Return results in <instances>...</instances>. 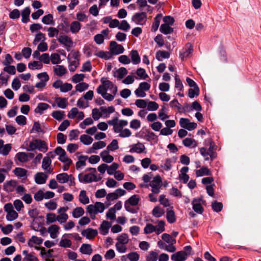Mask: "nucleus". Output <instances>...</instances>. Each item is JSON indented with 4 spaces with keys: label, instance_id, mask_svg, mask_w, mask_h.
Here are the masks:
<instances>
[{
    "label": "nucleus",
    "instance_id": "f257e3e1",
    "mask_svg": "<svg viewBox=\"0 0 261 261\" xmlns=\"http://www.w3.org/2000/svg\"><path fill=\"white\" fill-rule=\"evenodd\" d=\"M165 222L163 220L159 221L156 226L151 223H147L144 228V233L147 234L154 232L159 235L165 231Z\"/></svg>",
    "mask_w": 261,
    "mask_h": 261
},
{
    "label": "nucleus",
    "instance_id": "f03ea898",
    "mask_svg": "<svg viewBox=\"0 0 261 261\" xmlns=\"http://www.w3.org/2000/svg\"><path fill=\"white\" fill-rule=\"evenodd\" d=\"M140 201L139 196L138 195H134L129 197L124 203V207L128 212L136 214L138 212L139 208H134L133 206L138 205Z\"/></svg>",
    "mask_w": 261,
    "mask_h": 261
},
{
    "label": "nucleus",
    "instance_id": "7ed1b4c3",
    "mask_svg": "<svg viewBox=\"0 0 261 261\" xmlns=\"http://www.w3.org/2000/svg\"><path fill=\"white\" fill-rule=\"evenodd\" d=\"M36 149L45 152L48 150V147L44 141L40 139H34L29 143V146L26 148V150L27 151H33Z\"/></svg>",
    "mask_w": 261,
    "mask_h": 261
},
{
    "label": "nucleus",
    "instance_id": "20e7f679",
    "mask_svg": "<svg viewBox=\"0 0 261 261\" xmlns=\"http://www.w3.org/2000/svg\"><path fill=\"white\" fill-rule=\"evenodd\" d=\"M162 180L159 175L153 177L149 184V186L151 187V192L154 194H158L160 192V189L162 187Z\"/></svg>",
    "mask_w": 261,
    "mask_h": 261
},
{
    "label": "nucleus",
    "instance_id": "39448f33",
    "mask_svg": "<svg viewBox=\"0 0 261 261\" xmlns=\"http://www.w3.org/2000/svg\"><path fill=\"white\" fill-rule=\"evenodd\" d=\"M147 19V14L145 12L135 13L132 17V21L137 25H143L146 24Z\"/></svg>",
    "mask_w": 261,
    "mask_h": 261
},
{
    "label": "nucleus",
    "instance_id": "423d86ee",
    "mask_svg": "<svg viewBox=\"0 0 261 261\" xmlns=\"http://www.w3.org/2000/svg\"><path fill=\"white\" fill-rule=\"evenodd\" d=\"M101 83L105 85L107 91L109 90L112 94L116 95L117 92V87L112 82L108 80L106 77H102L100 80Z\"/></svg>",
    "mask_w": 261,
    "mask_h": 261
},
{
    "label": "nucleus",
    "instance_id": "0eeeda50",
    "mask_svg": "<svg viewBox=\"0 0 261 261\" xmlns=\"http://www.w3.org/2000/svg\"><path fill=\"white\" fill-rule=\"evenodd\" d=\"M58 41L64 45L68 51L69 50V48H70L73 46V42L72 40L69 36L67 35H60L57 39Z\"/></svg>",
    "mask_w": 261,
    "mask_h": 261
},
{
    "label": "nucleus",
    "instance_id": "6e6552de",
    "mask_svg": "<svg viewBox=\"0 0 261 261\" xmlns=\"http://www.w3.org/2000/svg\"><path fill=\"white\" fill-rule=\"evenodd\" d=\"M193 51V46L190 43H187L185 47L180 51L179 58L182 61H184L189 58Z\"/></svg>",
    "mask_w": 261,
    "mask_h": 261
},
{
    "label": "nucleus",
    "instance_id": "1a4fd4ad",
    "mask_svg": "<svg viewBox=\"0 0 261 261\" xmlns=\"http://www.w3.org/2000/svg\"><path fill=\"white\" fill-rule=\"evenodd\" d=\"M95 174L92 173L84 174L80 173L78 175L79 180L82 183H91L94 181Z\"/></svg>",
    "mask_w": 261,
    "mask_h": 261
},
{
    "label": "nucleus",
    "instance_id": "9d476101",
    "mask_svg": "<svg viewBox=\"0 0 261 261\" xmlns=\"http://www.w3.org/2000/svg\"><path fill=\"white\" fill-rule=\"evenodd\" d=\"M17 184V181L15 180H10L6 181L3 185V189L7 193L13 192L15 189Z\"/></svg>",
    "mask_w": 261,
    "mask_h": 261
},
{
    "label": "nucleus",
    "instance_id": "9b49d317",
    "mask_svg": "<svg viewBox=\"0 0 261 261\" xmlns=\"http://www.w3.org/2000/svg\"><path fill=\"white\" fill-rule=\"evenodd\" d=\"M110 47L111 52L115 55L122 54L124 50L123 46L118 44L115 41L110 42Z\"/></svg>",
    "mask_w": 261,
    "mask_h": 261
},
{
    "label": "nucleus",
    "instance_id": "f8f14e48",
    "mask_svg": "<svg viewBox=\"0 0 261 261\" xmlns=\"http://www.w3.org/2000/svg\"><path fill=\"white\" fill-rule=\"evenodd\" d=\"M28 214L31 218L34 219L32 223V229L36 231H38L39 226L35 221V219L37 218L39 214L38 210L37 208H33L29 210L28 212Z\"/></svg>",
    "mask_w": 261,
    "mask_h": 261
},
{
    "label": "nucleus",
    "instance_id": "ddd939ff",
    "mask_svg": "<svg viewBox=\"0 0 261 261\" xmlns=\"http://www.w3.org/2000/svg\"><path fill=\"white\" fill-rule=\"evenodd\" d=\"M201 199L200 198H194L192 202L193 210L199 214H201L203 212V208L201 205Z\"/></svg>",
    "mask_w": 261,
    "mask_h": 261
},
{
    "label": "nucleus",
    "instance_id": "4468645a",
    "mask_svg": "<svg viewBox=\"0 0 261 261\" xmlns=\"http://www.w3.org/2000/svg\"><path fill=\"white\" fill-rule=\"evenodd\" d=\"M188 254L184 251H180L173 254L171 259L173 261H185L187 259Z\"/></svg>",
    "mask_w": 261,
    "mask_h": 261
},
{
    "label": "nucleus",
    "instance_id": "2eb2a0df",
    "mask_svg": "<svg viewBox=\"0 0 261 261\" xmlns=\"http://www.w3.org/2000/svg\"><path fill=\"white\" fill-rule=\"evenodd\" d=\"M79 53L78 51H75L73 54L74 60L70 62L69 65V70L71 72H74L79 65Z\"/></svg>",
    "mask_w": 261,
    "mask_h": 261
},
{
    "label": "nucleus",
    "instance_id": "dca6fc26",
    "mask_svg": "<svg viewBox=\"0 0 261 261\" xmlns=\"http://www.w3.org/2000/svg\"><path fill=\"white\" fill-rule=\"evenodd\" d=\"M34 178L37 184L42 185L46 182L48 175L43 172H37L35 175Z\"/></svg>",
    "mask_w": 261,
    "mask_h": 261
},
{
    "label": "nucleus",
    "instance_id": "f3484780",
    "mask_svg": "<svg viewBox=\"0 0 261 261\" xmlns=\"http://www.w3.org/2000/svg\"><path fill=\"white\" fill-rule=\"evenodd\" d=\"M97 234L98 231L96 229L90 228L84 229L82 232V236L88 239H93Z\"/></svg>",
    "mask_w": 261,
    "mask_h": 261
},
{
    "label": "nucleus",
    "instance_id": "a211bd4d",
    "mask_svg": "<svg viewBox=\"0 0 261 261\" xmlns=\"http://www.w3.org/2000/svg\"><path fill=\"white\" fill-rule=\"evenodd\" d=\"M99 110L101 111V117L108 118L109 117L110 114L115 112V108L113 106L108 107L102 106L100 107Z\"/></svg>",
    "mask_w": 261,
    "mask_h": 261
},
{
    "label": "nucleus",
    "instance_id": "6ab92c4d",
    "mask_svg": "<svg viewBox=\"0 0 261 261\" xmlns=\"http://www.w3.org/2000/svg\"><path fill=\"white\" fill-rule=\"evenodd\" d=\"M145 149L144 145L140 142H138L137 144H133L129 150V152L131 153L136 152L137 153H141L144 152Z\"/></svg>",
    "mask_w": 261,
    "mask_h": 261
},
{
    "label": "nucleus",
    "instance_id": "aec40b11",
    "mask_svg": "<svg viewBox=\"0 0 261 261\" xmlns=\"http://www.w3.org/2000/svg\"><path fill=\"white\" fill-rule=\"evenodd\" d=\"M112 226V223L107 221H103L99 227L100 233L102 235H106Z\"/></svg>",
    "mask_w": 261,
    "mask_h": 261
},
{
    "label": "nucleus",
    "instance_id": "412c9836",
    "mask_svg": "<svg viewBox=\"0 0 261 261\" xmlns=\"http://www.w3.org/2000/svg\"><path fill=\"white\" fill-rule=\"evenodd\" d=\"M60 227L57 225H51L48 228V232L52 239H56L59 233Z\"/></svg>",
    "mask_w": 261,
    "mask_h": 261
},
{
    "label": "nucleus",
    "instance_id": "4be33fe9",
    "mask_svg": "<svg viewBox=\"0 0 261 261\" xmlns=\"http://www.w3.org/2000/svg\"><path fill=\"white\" fill-rule=\"evenodd\" d=\"M87 155H81L78 156V161L76 163L75 167L77 170H80L82 167L86 166V162L88 160Z\"/></svg>",
    "mask_w": 261,
    "mask_h": 261
},
{
    "label": "nucleus",
    "instance_id": "5701e85b",
    "mask_svg": "<svg viewBox=\"0 0 261 261\" xmlns=\"http://www.w3.org/2000/svg\"><path fill=\"white\" fill-rule=\"evenodd\" d=\"M51 163V161L48 157L45 156L43 159L42 168L48 173H51L53 172V170L50 168Z\"/></svg>",
    "mask_w": 261,
    "mask_h": 261
},
{
    "label": "nucleus",
    "instance_id": "b1692460",
    "mask_svg": "<svg viewBox=\"0 0 261 261\" xmlns=\"http://www.w3.org/2000/svg\"><path fill=\"white\" fill-rule=\"evenodd\" d=\"M79 250L82 254L87 255L91 254L93 252L91 245L88 244H83Z\"/></svg>",
    "mask_w": 261,
    "mask_h": 261
},
{
    "label": "nucleus",
    "instance_id": "393cba45",
    "mask_svg": "<svg viewBox=\"0 0 261 261\" xmlns=\"http://www.w3.org/2000/svg\"><path fill=\"white\" fill-rule=\"evenodd\" d=\"M43 240L41 238L37 237L35 236H33L28 241V245L29 247H32L34 244L41 245L43 242Z\"/></svg>",
    "mask_w": 261,
    "mask_h": 261
},
{
    "label": "nucleus",
    "instance_id": "a878e982",
    "mask_svg": "<svg viewBox=\"0 0 261 261\" xmlns=\"http://www.w3.org/2000/svg\"><path fill=\"white\" fill-rule=\"evenodd\" d=\"M162 18V14L161 13L158 14L154 18V21L152 23L151 27V31L156 32L160 25L161 20Z\"/></svg>",
    "mask_w": 261,
    "mask_h": 261
},
{
    "label": "nucleus",
    "instance_id": "bb28decb",
    "mask_svg": "<svg viewBox=\"0 0 261 261\" xmlns=\"http://www.w3.org/2000/svg\"><path fill=\"white\" fill-rule=\"evenodd\" d=\"M127 73L126 69L124 67H120L118 70L114 72V76L117 77L118 80L122 79L124 76Z\"/></svg>",
    "mask_w": 261,
    "mask_h": 261
},
{
    "label": "nucleus",
    "instance_id": "cd10ccee",
    "mask_svg": "<svg viewBox=\"0 0 261 261\" xmlns=\"http://www.w3.org/2000/svg\"><path fill=\"white\" fill-rule=\"evenodd\" d=\"M54 71L58 76H62L67 72L66 68L63 65H57L54 67Z\"/></svg>",
    "mask_w": 261,
    "mask_h": 261
},
{
    "label": "nucleus",
    "instance_id": "c85d7f7f",
    "mask_svg": "<svg viewBox=\"0 0 261 261\" xmlns=\"http://www.w3.org/2000/svg\"><path fill=\"white\" fill-rule=\"evenodd\" d=\"M100 156L102 161L107 163H111L114 160V158L109 154V150H103L101 152Z\"/></svg>",
    "mask_w": 261,
    "mask_h": 261
},
{
    "label": "nucleus",
    "instance_id": "c756f323",
    "mask_svg": "<svg viewBox=\"0 0 261 261\" xmlns=\"http://www.w3.org/2000/svg\"><path fill=\"white\" fill-rule=\"evenodd\" d=\"M42 22L46 25H54L55 21L54 20L53 15L51 14L44 15L42 18Z\"/></svg>",
    "mask_w": 261,
    "mask_h": 261
},
{
    "label": "nucleus",
    "instance_id": "7c9ffc66",
    "mask_svg": "<svg viewBox=\"0 0 261 261\" xmlns=\"http://www.w3.org/2000/svg\"><path fill=\"white\" fill-rule=\"evenodd\" d=\"M81 27L82 24L79 21H73L70 24V30L72 33L76 34L80 31Z\"/></svg>",
    "mask_w": 261,
    "mask_h": 261
},
{
    "label": "nucleus",
    "instance_id": "2f4dec72",
    "mask_svg": "<svg viewBox=\"0 0 261 261\" xmlns=\"http://www.w3.org/2000/svg\"><path fill=\"white\" fill-rule=\"evenodd\" d=\"M55 101L59 108L65 109L68 105L67 99L63 97H56Z\"/></svg>",
    "mask_w": 261,
    "mask_h": 261
},
{
    "label": "nucleus",
    "instance_id": "473e14b6",
    "mask_svg": "<svg viewBox=\"0 0 261 261\" xmlns=\"http://www.w3.org/2000/svg\"><path fill=\"white\" fill-rule=\"evenodd\" d=\"M31 10L29 7L25 8L21 12L22 19L21 21L23 23H27L30 20L29 16Z\"/></svg>",
    "mask_w": 261,
    "mask_h": 261
},
{
    "label": "nucleus",
    "instance_id": "72a5a7b5",
    "mask_svg": "<svg viewBox=\"0 0 261 261\" xmlns=\"http://www.w3.org/2000/svg\"><path fill=\"white\" fill-rule=\"evenodd\" d=\"M170 57V54L167 51L159 50L156 52L155 58L159 61H161L163 59H168Z\"/></svg>",
    "mask_w": 261,
    "mask_h": 261
},
{
    "label": "nucleus",
    "instance_id": "f704fd0d",
    "mask_svg": "<svg viewBox=\"0 0 261 261\" xmlns=\"http://www.w3.org/2000/svg\"><path fill=\"white\" fill-rule=\"evenodd\" d=\"M28 154L24 152H19L15 155V159L20 163H25L28 161Z\"/></svg>",
    "mask_w": 261,
    "mask_h": 261
},
{
    "label": "nucleus",
    "instance_id": "c9c22d12",
    "mask_svg": "<svg viewBox=\"0 0 261 261\" xmlns=\"http://www.w3.org/2000/svg\"><path fill=\"white\" fill-rule=\"evenodd\" d=\"M79 199L80 202L83 204H87L90 202L89 198L87 196L86 191L85 190L81 191Z\"/></svg>",
    "mask_w": 261,
    "mask_h": 261
},
{
    "label": "nucleus",
    "instance_id": "e433bc0d",
    "mask_svg": "<svg viewBox=\"0 0 261 261\" xmlns=\"http://www.w3.org/2000/svg\"><path fill=\"white\" fill-rule=\"evenodd\" d=\"M49 107V106L44 102H40L38 104V106L35 109V112L36 113H39L42 114L44 110H47Z\"/></svg>",
    "mask_w": 261,
    "mask_h": 261
},
{
    "label": "nucleus",
    "instance_id": "4c0bfd02",
    "mask_svg": "<svg viewBox=\"0 0 261 261\" xmlns=\"http://www.w3.org/2000/svg\"><path fill=\"white\" fill-rule=\"evenodd\" d=\"M14 174L18 177H26L27 170L20 167H16L13 170Z\"/></svg>",
    "mask_w": 261,
    "mask_h": 261
},
{
    "label": "nucleus",
    "instance_id": "58836bf2",
    "mask_svg": "<svg viewBox=\"0 0 261 261\" xmlns=\"http://www.w3.org/2000/svg\"><path fill=\"white\" fill-rule=\"evenodd\" d=\"M160 32L165 35L170 34L173 32V29L167 24H162L160 28Z\"/></svg>",
    "mask_w": 261,
    "mask_h": 261
},
{
    "label": "nucleus",
    "instance_id": "ea45409f",
    "mask_svg": "<svg viewBox=\"0 0 261 261\" xmlns=\"http://www.w3.org/2000/svg\"><path fill=\"white\" fill-rule=\"evenodd\" d=\"M130 57L132 63L135 65L139 64L141 61L140 57L136 50H132L130 53Z\"/></svg>",
    "mask_w": 261,
    "mask_h": 261
},
{
    "label": "nucleus",
    "instance_id": "a19ab883",
    "mask_svg": "<svg viewBox=\"0 0 261 261\" xmlns=\"http://www.w3.org/2000/svg\"><path fill=\"white\" fill-rule=\"evenodd\" d=\"M211 174L210 170L206 167H202L200 169L196 171V175L197 177L202 176L204 175H210Z\"/></svg>",
    "mask_w": 261,
    "mask_h": 261
},
{
    "label": "nucleus",
    "instance_id": "79ce46f5",
    "mask_svg": "<svg viewBox=\"0 0 261 261\" xmlns=\"http://www.w3.org/2000/svg\"><path fill=\"white\" fill-rule=\"evenodd\" d=\"M165 213L164 210L159 206H155L152 212V214L155 218H160Z\"/></svg>",
    "mask_w": 261,
    "mask_h": 261
},
{
    "label": "nucleus",
    "instance_id": "37998d69",
    "mask_svg": "<svg viewBox=\"0 0 261 261\" xmlns=\"http://www.w3.org/2000/svg\"><path fill=\"white\" fill-rule=\"evenodd\" d=\"M96 56L103 59L105 60H109L112 58V54L109 51H105L100 50L94 54Z\"/></svg>",
    "mask_w": 261,
    "mask_h": 261
},
{
    "label": "nucleus",
    "instance_id": "c03bdc74",
    "mask_svg": "<svg viewBox=\"0 0 261 261\" xmlns=\"http://www.w3.org/2000/svg\"><path fill=\"white\" fill-rule=\"evenodd\" d=\"M56 178L60 183L64 184L68 181L69 175L66 173H62L58 174Z\"/></svg>",
    "mask_w": 261,
    "mask_h": 261
},
{
    "label": "nucleus",
    "instance_id": "a18cd8bd",
    "mask_svg": "<svg viewBox=\"0 0 261 261\" xmlns=\"http://www.w3.org/2000/svg\"><path fill=\"white\" fill-rule=\"evenodd\" d=\"M166 218L169 223H173L176 221L175 213L173 210H168L166 213Z\"/></svg>",
    "mask_w": 261,
    "mask_h": 261
},
{
    "label": "nucleus",
    "instance_id": "49530a36",
    "mask_svg": "<svg viewBox=\"0 0 261 261\" xmlns=\"http://www.w3.org/2000/svg\"><path fill=\"white\" fill-rule=\"evenodd\" d=\"M45 39L46 37L45 34L41 32H39L36 34L33 43L34 45H36L39 42H43L45 40Z\"/></svg>",
    "mask_w": 261,
    "mask_h": 261
},
{
    "label": "nucleus",
    "instance_id": "de8ad7c7",
    "mask_svg": "<svg viewBox=\"0 0 261 261\" xmlns=\"http://www.w3.org/2000/svg\"><path fill=\"white\" fill-rule=\"evenodd\" d=\"M80 141L85 145H88L91 144L93 139V138L87 135H82L80 137Z\"/></svg>",
    "mask_w": 261,
    "mask_h": 261
},
{
    "label": "nucleus",
    "instance_id": "09e8293b",
    "mask_svg": "<svg viewBox=\"0 0 261 261\" xmlns=\"http://www.w3.org/2000/svg\"><path fill=\"white\" fill-rule=\"evenodd\" d=\"M183 144L186 147H195L197 146L196 141L192 138H187L183 140Z\"/></svg>",
    "mask_w": 261,
    "mask_h": 261
},
{
    "label": "nucleus",
    "instance_id": "8fccbe9b",
    "mask_svg": "<svg viewBox=\"0 0 261 261\" xmlns=\"http://www.w3.org/2000/svg\"><path fill=\"white\" fill-rule=\"evenodd\" d=\"M43 67L42 64L39 61H34L28 64V67L30 69H41Z\"/></svg>",
    "mask_w": 261,
    "mask_h": 261
},
{
    "label": "nucleus",
    "instance_id": "3c124183",
    "mask_svg": "<svg viewBox=\"0 0 261 261\" xmlns=\"http://www.w3.org/2000/svg\"><path fill=\"white\" fill-rule=\"evenodd\" d=\"M48 32V36L49 38H53L54 37H57L59 33V30L54 27H49L47 29Z\"/></svg>",
    "mask_w": 261,
    "mask_h": 261
},
{
    "label": "nucleus",
    "instance_id": "603ef678",
    "mask_svg": "<svg viewBox=\"0 0 261 261\" xmlns=\"http://www.w3.org/2000/svg\"><path fill=\"white\" fill-rule=\"evenodd\" d=\"M84 214V210L82 207H77L72 212V216L75 218H78Z\"/></svg>",
    "mask_w": 261,
    "mask_h": 261
},
{
    "label": "nucleus",
    "instance_id": "864d4df0",
    "mask_svg": "<svg viewBox=\"0 0 261 261\" xmlns=\"http://www.w3.org/2000/svg\"><path fill=\"white\" fill-rule=\"evenodd\" d=\"M158 258V253L156 252L151 251L146 256V261H156Z\"/></svg>",
    "mask_w": 261,
    "mask_h": 261
},
{
    "label": "nucleus",
    "instance_id": "5fc2aeb1",
    "mask_svg": "<svg viewBox=\"0 0 261 261\" xmlns=\"http://www.w3.org/2000/svg\"><path fill=\"white\" fill-rule=\"evenodd\" d=\"M64 115V112L61 111H55L51 114V116L58 121L61 120Z\"/></svg>",
    "mask_w": 261,
    "mask_h": 261
},
{
    "label": "nucleus",
    "instance_id": "6e6d98bb",
    "mask_svg": "<svg viewBox=\"0 0 261 261\" xmlns=\"http://www.w3.org/2000/svg\"><path fill=\"white\" fill-rule=\"evenodd\" d=\"M88 87L89 85L84 82L80 83L79 84H77L75 87L76 91H79L80 92H82L87 90L88 88Z\"/></svg>",
    "mask_w": 261,
    "mask_h": 261
},
{
    "label": "nucleus",
    "instance_id": "4d7b16f0",
    "mask_svg": "<svg viewBox=\"0 0 261 261\" xmlns=\"http://www.w3.org/2000/svg\"><path fill=\"white\" fill-rule=\"evenodd\" d=\"M11 149V146L10 144H7L4 145L0 149V153L3 155H7L8 154Z\"/></svg>",
    "mask_w": 261,
    "mask_h": 261
},
{
    "label": "nucleus",
    "instance_id": "13d9d810",
    "mask_svg": "<svg viewBox=\"0 0 261 261\" xmlns=\"http://www.w3.org/2000/svg\"><path fill=\"white\" fill-rule=\"evenodd\" d=\"M172 161L169 158L166 159L165 163L161 165V167L167 171L170 170L172 168Z\"/></svg>",
    "mask_w": 261,
    "mask_h": 261
},
{
    "label": "nucleus",
    "instance_id": "bf43d9fd",
    "mask_svg": "<svg viewBox=\"0 0 261 261\" xmlns=\"http://www.w3.org/2000/svg\"><path fill=\"white\" fill-rule=\"evenodd\" d=\"M94 207L96 210L95 214H97L98 213H102L105 209L104 204L100 202H96L94 203Z\"/></svg>",
    "mask_w": 261,
    "mask_h": 261
},
{
    "label": "nucleus",
    "instance_id": "052dcab7",
    "mask_svg": "<svg viewBox=\"0 0 261 261\" xmlns=\"http://www.w3.org/2000/svg\"><path fill=\"white\" fill-rule=\"evenodd\" d=\"M130 25L126 20H123L121 21L118 27V29L124 31H127L130 29Z\"/></svg>",
    "mask_w": 261,
    "mask_h": 261
},
{
    "label": "nucleus",
    "instance_id": "680f3d73",
    "mask_svg": "<svg viewBox=\"0 0 261 261\" xmlns=\"http://www.w3.org/2000/svg\"><path fill=\"white\" fill-rule=\"evenodd\" d=\"M145 136L146 137V140L148 141H156L158 140V137L155 134L149 130H147L146 131Z\"/></svg>",
    "mask_w": 261,
    "mask_h": 261
},
{
    "label": "nucleus",
    "instance_id": "e2e57ef3",
    "mask_svg": "<svg viewBox=\"0 0 261 261\" xmlns=\"http://www.w3.org/2000/svg\"><path fill=\"white\" fill-rule=\"evenodd\" d=\"M18 217V213L13 210V211L7 213L6 215V219L9 221H12L17 219Z\"/></svg>",
    "mask_w": 261,
    "mask_h": 261
},
{
    "label": "nucleus",
    "instance_id": "0e129e2a",
    "mask_svg": "<svg viewBox=\"0 0 261 261\" xmlns=\"http://www.w3.org/2000/svg\"><path fill=\"white\" fill-rule=\"evenodd\" d=\"M67 136L62 133H59L57 135V143L59 144H63L66 142Z\"/></svg>",
    "mask_w": 261,
    "mask_h": 261
},
{
    "label": "nucleus",
    "instance_id": "69168bd1",
    "mask_svg": "<svg viewBox=\"0 0 261 261\" xmlns=\"http://www.w3.org/2000/svg\"><path fill=\"white\" fill-rule=\"evenodd\" d=\"M212 207L214 211L218 213L222 210L223 208V204L221 202L214 201L212 203Z\"/></svg>",
    "mask_w": 261,
    "mask_h": 261
},
{
    "label": "nucleus",
    "instance_id": "338daca9",
    "mask_svg": "<svg viewBox=\"0 0 261 261\" xmlns=\"http://www.w3.org/2000/svg\"><path fill=\"white\" fill-rule=\"evenodd\" d=\"M71 241L68 239H62L59 243V246L64 248H69L71 246Z\"/></svg>",
    "mask_w": 261,
    "mask_h": 261
},
{
    "label": "nucleus",
    "instance_id": "774afa93",
    "mask_svg": "<svg viewBox=\"0 0 261 261\" xmlns=\"http://www.w3.org/2000/svg\"><path fill=\"white\" fill-rule=\"evenodd\" d=\"M119 165L116 163H113L110 166L108 167L107 173L109 175H112L115 173L116 170L118 168Z\"/></svg>",
    "mask_w": 261,
    "mask_h": 261
}]
</instances>
